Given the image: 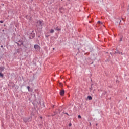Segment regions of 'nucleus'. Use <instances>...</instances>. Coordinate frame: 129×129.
<instances>
[{
    "label": "nucleus",
    "instance_id": "9",
    "mask_svg": "<svg viewBox=\"0 0 129 129\" xmlns=\"http://www.w3.org/2000/svg\"><path fill=\"white\" fill-rule=\"evenodd\" d=\"M0 77H4V74L2 73H0Z\"/></svg>",
    "mask_w": 129,
    "mask_h": 129
},
{
    "label": "nucleus",
    "instance_id": "3",
    "mask_svg": "<svg viewBox=\"0 0 129 129\" xmlns=\"http://www.w3.org/2000/svg\"><path fill=\"white\" fill-rule=\"evenodd\" d=\"M65 94V92L64 90H62L60 92V95H61V96H63Z\"/></svg>",
    "mask_w": 129,
    "mask_h": 129
},
{
    "label": "nucleus",
    "instance_id": "7",
    "mask_svg": "<svg viewBox=\"0 0 129 129\" xmlns=\"http://www.w3.org/2000/svg\"><path fill=\"white\" fill-rule=\"evenodd\" d=\"M50 32L51 33H53L54 32V30L53 29H51Z\"/></svg>",
    "mask_w": 129,
    "mask_h": 129
},
{
    "label": "nucleus",
    "instance_id": "2",
    "mask_svg": "<svg viewBox=\"0 0 129 129\" xmlns=\"http://www.w3.org/2000/svg\"><path fill=\"white\" fill-rule=\"evenodd\" d=\"M34 48L37 50H39L40 49V47L38 45H35L34 46Z\"/></svg>",
    "mask_w": 129,
    "mask_h": 129
},
{
    "label": "nucleus",
    "instance_id": "11",
    "mask_svg": "<svg viewBox=\"0 0 129 129\" xmlns=\"http://www.w3.org/2000/svg\"><path fill=\"white\" fill-rule=\"evenodd\" d=\"M72 126V123H70L69 124V127H71Z\"/></svg>",
    "mask_w": 129,
    "mask_h": 129
},
{
    "label": "nucleus",
    "instance_id": "5",
    "mask_svg": "<svg viewBox=\"0 0 129 129\" xmlns=\"http://www.w3.org/2000/svg\"><path fill=\"white\" fill-rule=\"evenodd\" d=\"M98 23L100 26H101V25L104 26V24H103V23H102V22H100V21H98Z\"/></svg>",
    "mask_w": 129,
    "mask_h": 129
},
{
    "label": "nucleus",
    "instance_id": "13",
    "mask_svg": "<svg viewBox=\"0 0 129 129\" xmlns=\"http://www.w3.org/2000/svg\"><path fill=\"white\" fill-rule=\"evenodd\" d=\"M0 23H4V22H3V21H0Z\"/></svg>",
    "mask_w": 129,
    "mask_h": 129
},
{
    "label": "nucleus",
    "instance_id": "14",
    "mask_svg": "<svg viewBox=\"0 0 129 129\" xmlns=\"http://www.w3.org/2000/svg\"><path fill=\"white\" fill-rule=\"evenodd\" d=\"M119 54H121L122 55H123V53L122 52H119Z\"/></svg>",
    "mask_w": 129,
    "mask_h": 129
},
{
    "label": "nucleus",
    "instance_id": "15",
    "mask_svg": "<svg viewBox=\"0 0 129 129\" xmlns=\"http://www.w3.org/2000/svg\"><path fill=\"white\" fill-rule=\"evenodd\" d=\"M40 118L42 119V117H40Z\"/></svg>",
    "mask_w": 129,
    "mask_h": 129
},
{
    "label": "nucleus",
    "instance_id": "8",
    "mask_svg": "<svg viewBox=\"0 0 129 129\" xmlns=\"http://www.w3.org/2000/svg\"><path fill=\"white\" fill-rule=\"evenodd\" d=\"M56 30H57V31H60L61 30V29L59 28L58 27H57L56 29H55Z\"/></svg>",
    "mask_w": 129,
    "mask_h": 129
},
{
    "label": "nucleus",
    "instance_id": "1",
    "mask_svg": "<svg viewBox=\"0 0 129 129\" xmlns=\"http://www.w3.org/2000/svg\"><path fill=\"white\" fill-rule=\"evenodd\" d=\"M44 25V22L43 21H38L37 22V27L39 28H42V26Z\"/></svg>",
    "mask_w": 129,
    "mask_h": 129
},
{
    "label": "nucleus",
    "instance_id": "16",
    "mask_svg": "<svg viewBox=\"0 0 129 129\" xmlns=\"http://www.w3.org/2000/svg\"><path fill=\"white\" fill-rule=\"evenodd\" d=\"M1 47H3V46H1Z\"/></svg>",
    "mask_w": 129,
    "mask_h": 129
},
{
    "label": "nucleus",
    "instance_id": "6",
    "mask_svg": "<svg viewBox=\"0 0 129 129\" xmlns=\"http://www.w3.org/2000/svg\"><path fill=\"white\" fill-rule=\"evenodd\" d=\"M88 99L89 100H91L92 99V97H91V96H89Z\"/></svg>",
    "mask_w": 129,
    "mask_h": 129
},
{
    "label": "nucleus",
    "instance_id": "4",
    "mask_svg": "<svg viewBox=\"0 0 129 129\" xmlns=\"http://www.w3.org/2000/svg\"><path fill=\"white\" fill-rule=\"evenodd\" d=\"M4 69H5L4 67H0V73L3 72V71H4Z\"/></svg>",
    "mask_w": 129,
    "mask_h": 129
},
{
    "label": "nucleus",
    "instance_id": "10",
    "mask_svg": "<svg viewBox=\"0 0 129 129\" xmlns=\"http://www.w3.org/2000/svg\"><path fill=\"white\" fill-rule=\"evenodd\" d=\"M27 88L28 91H30V86H27Z\"/></svg>",
    "mask_w": 129,
    "mask_h": 129
},
{
    "label": "nucleus",
    "instance_id": "12",
    "mask_svg": "<svg viewBox=\"0 0 129 129\" xmlns=\"http://www.w3.org/2000/svg\"><path fill=\"white\" fill-rule=\"evenodd\" d=\"M78 118L79 119H81V116L78 115Z\"/></svg>",
    "mask_w": 129,
    "mask_h": 129
}]
</instances>
